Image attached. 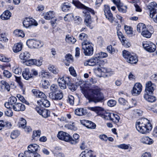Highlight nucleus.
I'll use <instances>...</instances> for the list:
<instances>
[{"instance_id": "nucleus-1", "label": "nucleus", "mask_w": 157, "mask_h": 157, "mask_svg": "<svg viewBox=\"0 0 157 157\" xmlns=\"http://www.w3.org/2000/svg\"><path fill=\"white\" fill-rule=\"evenodd\" d=\"M82 92L85 97L88 100L89 102L97 103L102 101L104 99L101 88L95 85L93 86L90 88H83Z\"/></svg>"}, {"instance_id": "nucleus-2", "label": "nucleus", "mask_w": 157, "mask_h": 157, "mask_svg": "<svg viewBox=\"0 0 157 157\" xmlns=\"http://www.w3.org/2000/svg\"><path fill=\"white\" fill-rule=\"evenodd\" d=\"M136 127L137 130L141 133L147 134L151 130L152 126L148 119L142 118L137 121Z\"/></svg>"}, {"instance_id": "nucleus-3", "label": "nucleus", "mask_w": 157, "mask_h": 157, "mask_svg": "<svg viewBox=\"0 0 157 157\" xmlns=\"http://www.w3.org/2000/svg\"><path fill=\"white\" fill-rule=\"evenodd\" d=\"M73 3L77 8L85 10L83 12L84 14V16L85 17L84 22L86 26H90L92 21L90 12L94 15V10L91 9L85 6L78 1H73Z\"/></svg>"}, {"instance_id": "nucleus-4", "label": "nucleus", "mask_w": 157, "mask_h": 157, "mask_svg": "<svg viewBox=\"0 0 157 157\" xmlns=\"http://www.w3.org/2000/svg\"><path fill=\"white\" fill-rule=\"evenodd\" d=\"M154 90V84L151 81H149L146 84L144 97L147 101L153 102L156 100V98L151 95L153 94Z\"/></svg>"}, {"instance_id": "nucleus-5", "label": "nucleus", "mask_w": 157, "mask_h": 157, "mask_svg": "<svg viewBox=\"0 0 157 157\" xmlns=\"http://www.w3.org/2000/svg\"><path fill=\"white\" fill-rule=\"evenodd\" d=\"M108 55L107 53L101 52L97 54L95 57L87 61L86 65L90 66H101L102 61L100 60L101 58L107 57Z\"/></svg>"}, {"instance_id": "nucleus-6", "label": "nucleus", "mask_w": 157, "mask_h": 157, "mask_svg": "<svg viewBox=\"0 0 157 157\" xmlns=\"http://www.w3.org/2000/svg\"><path fill=\"white\" fill-rule=\"evenodd\" d=\"M82 49L86 56H90L93 53V47L92 43L90 42H82Z\"/></svg>"}, {"instance_id": "nucleus-7", "label": "nucleus", "mask_w": 157, "mask_h": 157, "mask_svg": "<svg viewBox=\"0 0 157 157\" xmlns=\"http://www.w3.org/2000/svg\"><path fill=\"white\" fill-rule=\"evenodd\" d=\"M122 54L127 61L130 63L135 64L138 61L137 57L133 54H131L128 51L124 50L123 51Z\"/></svg>"}, {"instance_id": "nucleus-8", "label": "nucleus", "mask_w": 157, "mask_h": 157, "mask_svg": "<svg viewBox=\"0 0 157 157\" xmlns=\"http://www.w3.org/2000/svg\"><path fill=\"white\" fill-rule=\"evenodd\" d=\"M148 9L150 11V16L152 18L156 14L153 18L154 21L157 23V4L155 2H151L147 6Z\"/></svg>"}, {"instance_id": "nucleus-9", "label": "nucleus", "mask_w": 157, "mask_h": 157, "mask_svg": "<svg viewBox=\"0 0 157 157\" xmlns=\"http://www.w3.org/2000/svg\"><path fill=\"white\" fill-rule=\"evenodd\" d=\"M26 44L31 48H41L43 45L42 43L34 39L28 40L26 42Z\"/></svg>"}, {"instance_id": "nucleus-10", "label": "nucleus", "mask_w": 157, "mask_h": 157, "mask_svg": "<svg viewBox=\"0 0 157 157\" xmlns=\"http://www.w3.org/2000/svg\"><path fill=\"white\" fill-rule=\"evenodd\" d=\"M143 46L145 50L149 52H154L156 49L155 45L150 41L144 42L143 43Z\"/></svg>"}, {"instance_id": "nucleus-11", "label": "nucleus", "mask_w": 157, "mask_h": 157, "mask_svg": "<svg viewBox=\"0 0 157 157\" xmlns=\"http://www.w3.org/2000/svg\"><path fill=\"white\" fill-rule=\"evenodd\" d=\"M24 27L28 28H30L32 26H37L38 24L36 21L32 18H25L23 22Z\"/></svg>"}, {"instance_id": "nucleus-12", "label": "nucleus", "mask_w": 157, "mask_h": 157, "mask_svg": "<svg viewBox=\"0 0 157 157\" xmlns=\"http://www.w3.org/2000/svg\"><path fill=\"white\" fill-rule=\"evenodd\" d=\"M35 109L37 112L43 117L46 118L50 116V113L48 110L44 109L42 107L37 106L36 107Z\"/></svg>"}, {"instance_id": "nucleus-13", "label": "nucleus", "mask_w": 157, "mask_h": 157, "mask_svg": "<svg viewBox=\"0 0 157 157\" xmlns=\"http://www.w3.org/2000/svg\"><path fill=\"white\" fill-rule=\"evenodd\" d=\"M63 94L62 92L59 91L57 92H50L49 94V97L52 100H60L62 99Z\"/></svg>"}, {"instance_id": "nucleus-14", "label": "nucleus", "mask_w": 157, "mask_h": 157, "mask_svg": "<svg viewBox=\"0 0 157 157\" xmlns=\"http://www.w3.org/2000/svg\"><path fill=\"white\" fill-rule=\"evenodd\" d=\"M105 15L106 18L111 22L113 23L114 21V18L113 16V14L111 12L109 7L107 6L105 7L104 10Z\"/></svg>"}, {"instance_id": "nucleus-15", "label": "nucleus", "mask_w": 157, "mask_h": 157, "mask_svg": "<svg viewBox=\"0 0 157 157\" xmlns=\"http://www.w3.org/2000/svg\"><path fill=\"white\" fill-rule=\"evenodd\" d=\"M17 99L16 98L14 97H10L8 102L5 103L4 105L7 109H10L13 107L17 102Z\"/></svg>"}, {"instance_id": "nucleus-16", "label": "nucleus", "mask_w": 157, "mask_h": 157, "mask_svg": "<svg viewBox=\"0 0 157 157\" xmlns=\"http://www.w3.org/2000/svg\"><path fill=\"white\" fill-rule=\"evenodd\" d=\"M70 135L66 132L63 131H60L59 132L57 136L60 140H64L66 142H68L69 140Z\"/></svg>"}, {"instance_id": "nucleus-17", "label": "nucleus", "mask_w": 157, "mask_h": 157, "mask_svg": "<svg viewBox=\"0 0 157 157\" xmlns=\"http://www.w3.org/2000/svg\"><path fill=\"white\" fill-rule=\"evenodd\" d=\"M142 86L140 83H136L133 87L132 94H140L142 91Z\"/></svg>"}, {"instance_id": "nucleus-18", "label": "nucleus", "mask_w": 157, "mask_h": 157, "mask_svg": "<svg viewBox=\"0 0 157 157\" xmlns=\"http://www.w3.org/2000/svg\"><path fill=\"white\" fill-rule=\"evenodd\" d=\"M42 60H36L35 59H30L26 61V63L28 65H35L38 66H41L42 64Z\"/></svg>"}, {"instance_id": "nucleus-19", "label": "nucleus", "mask_w": 157, "mask_h": 157, "mask_svg": "<svg viewBox=\"0 0 157 157\" xmlns=\"http://www.w3.org/2000/svg\"><path fill=\"white\" fill-rule=\"evenodd\" d=\"M112 113L109 112H107L104 110L103 109L101 110V111H99L98 114L101 116L102 117L105 119L111 120V114Z\"/></svg>"}, {"instance_id": "nucleus-20", "label": "nucleus", "mask_w": 157, "mask_h": 157, "mask_svg": "<svg viewBox=\"0 0 157 157\" xmlns=\"http://www.w3.org/2000/svg\"><path fill=\"white\" fill-rule=\"evenodd\" d=\"M37 103L39 106L42 107V105L46 107H49L50 106L49 101L46 98L41 99L37 101Z\"/></svg>"}, {"instance_id": "nucleus-21", "label": "nucleus", "mask_w": 157, "mask_h": 157, "mask_svg": "<svg viewBox=\"0 0 157 157\" xmlns=\"http://www.w3.org/2000/svg\"><path fill=\"white\" fill-rule=\"evenodd\" d=\"M12 108L14 111H23L25 109V105L20 103H17L13 105Z\"/></svg>"}, {"instance_id": "nucleus-22", "label": "nucleus", "mask_w": 157, "mask_h": 157, "mask_svg": "<svg viewBox=\"0 0 157 157\" xmlns=\"http://www.w3.org/2000/svg\"><path fill=\"white\" fill-rule=\"evenodd\" d=\"M97 70L99 72L106 73L107 75L110 76L113 74V72L112 71L111 69H108L106 67H101V68L98 67Z\"/></svg>"}, {"instance_id": "nucleus-23", "label": "nucleus", "mask_w": 157, "mask_h": 157, "mask_svg": "<svg viewBox=\"0 0 157 157\" xmlns=\"http://www.w3.org/2000/svg\"><path fill=\"white\" fill-rule=\"evenodd\" d=\"M32 92L33 94L36 97L41 99L46 98V96L45 94L39 90H33Z\"/></svg>"}, {"instance_id": "nucleus-24", "label": "nucleus", "mask_w": 157, "mask_h": 157, "mask_svg": "<svg viewBox=\"0 0 157 157\" xmlns=\"http://www.w3.org/2000/svg\"><path fill=\"white\" fill-rule=\"evenodd\" d=\"M140 141L142 143L148 144H151L153 143V140L147 136H144L142 137Z\"/></svg>"}, {"instance_id": "nucleus-25", "label": "nucleus", "mask_w": 157, "mask_h": 157, "mask_svg": "<svg viewBox=\"0 0 157 157\" xmlns=\"http://www.w3.org/2000/svg\"><path fill=\"white\" fill-rule=\"evenodd\" d=\"M11 15V13L10 11L7 10L0 16V18L3 20H7L10 19Z\"/></svg>"}, {"instance_id": "nucleus-26", "label": "nucleus", "mask_w": 157, "mask_h": 157, "mask_svg": "<svg viewBox=\"0 0 157 157\" xmlns=\"http://www.w3.org/2000/svg\"><path fill=\"white\" fill-rule=\"evenodd\" d=\"M75 113L78 116H82L86 115L87 112L86 110L83 108H78L75 111Z\"/></svg>"}, {"instance_id": "nucleus-27", "label": "nucleus", "mask_w": 157, "mask_h": 157, "mask_svg": "<svg viewBox=\"0 0 157 157\" xmlns=\"http://www.w3.org/2000/svg\"><path fill=\"white\" fill-rule=\"evenodd\" d=\"M22 75L23 78L27 80L32 78L33 75L30 73L29 70L28 69H25L23 71Z\"/></svg>"}, {"instance_id": "nucleus-28", "label": "nucleus", "mask_w": 157, "mask_h": 157, "mask_svg": "<svg viewBox=\"0 0 157 157\" xmlns=\"http://www.w3.org/2000/svg\"><path fill=\"white\" fill-rule=\"evenodd\" d=\"M22 48V43L20 42L15 44L13 47V49L14 52L17 53L21 51Z\"/></svg>"}, {"instance_id": "nucleus-29", "label": "nucleus", "mask_w": 157, "mask_h": 157, "mask_svg": "<svg viewBox=\"0 0 157 157\" xmlns=\"http://www.w3.org/2000/svg\"><path fill=\"white\" fill-rule=\"evenodd\" d=\"M30 54L27 52L21 53L19 56L20 58L21 59L25 60H27L30 57Z\"/></svg>"}, {"instance_id": "nucleus-30", "label": "nucleus", "mask_w": 157, "mask_h": 157, "mask_svg": "<svg viewBox=\"0 0 157 157\" xmlns=\"http://www.w3.org/2000/svg\"><path fill=\"white\" fill-rule=\"evenodd\" d=\"M39 147L38 145L36 144H33L29 145L28 146V150L34 153L38 150Z\"/></svg>"}, {"instance_id": "nucleus-31", "label": "nucleus", "mask_w": 157, "mask_h": 157, "mask_svg": "<svg viewBox=\"0 0 157 157\" xmlns=\"http://www.w3.org/2000/svg\"><path fill=\"white\" fill-rule=\"evenodd\" d=\"M55 17V13L54 12L49 11L45 13L44 17L46 20H50L52 19Z\"/></svg>"}, {"instance_id": "nucleus-32", "label": "nucleus", "mask_w": 157, "mask_h": 157, "mask_svg": "<svg viewBox=\"0 0 157 157\" xmlns=\"http://www.w3.org/2000/svg\"><path fill=\"white\" fill-rule=\"evenodd\" d=\"M146 29L145 25L142 23L138 24L137 26V30L139 33L142 32Z\"/></svg>"}, {"instance_id": "nucleus-33", "label": "nucleus", "mask_w": 157, "mask_h": 157, "mask_svg": "<svg viewBox=\"0 0 157 157\" xmlns=\"http://www.w3.org/2000/svg\"><path fill=\"white\" fill-rule=\"evenodd\" d=\"M62 79V78H59L58 79L59 86L60 88L62 89H64L66 88V85L67 84Z\"/></svg>"}, {"instance_id": "nucleus-34", "label": "nucleus", "mask_w": 157, "mask_h": 157, "mask_svg": "<svg viewBox=\"0 0 157 157\" xmlns=\"http://www.w3.org/2000/svg\"><path fill=\"white\" fill-rule=\"evenodd\" d=\"M120 117L118 115L112 113L111 114L110 120L112 121L115 123H117L119 121Z\"/></svg>"}, {"instance_id": "nucleus-35", "label": "nucleus", "mask_w": 157, "mask_h": 157, "mask_svg": "<svg viewBox=\"0 0 157 157\" xmlns=\"http://www.w3.org/2000/svg\"><path fill=\"white\" fill-rule=\"evenodd\" d=\"M117 147L124 150H127L128 149H132V147L129 144H121L116 146Z\"/></svg>"}, {"instance_id": "nucleus-36", "label": "nucleus", "mask_w": 157, "mask_h": 157, "mask_svg": "<svg viewBox=\"0 0 157 157\" xmlns=\"http://www.w3.org/2000/svg\"><path fill=\"white\" fill-rule=\"evenodd\" d=\"M70 8V4L67 2L64 3L62 6V9L64 12H66L69 10Z\"/></svg>"}, {"instance_id": "nucleus-37", "label": "nucleus", "mask_w": 157, "mask_h": 157, "mask_svg": "<svg viewBox=\"0 0 157 157\" xmlns=\"http://www.w3.org/2000/svg\"><path fill=\"white\" fill-rule=\"evenodd\" d=\"M65 40L68 43H74L76 41V39L73 37L69 36V35H66Z\"/></svg>"}, {"instance_id": "nucleus-38", "label": "nucleus", "mask_w": 157, "mask_h": 157, "mask_svg": "<svg viewBox=\"0 0 157 157\" xmlns=\"http://www.w3.org/2000/svg\"><path fill=\"white\" fill-rule=\"evenodd\" d=\"M26 125V120L23 118H21L19 122V127L24 128Z\"/></svg>"}, {"instance_id": "nucleus-39", "label": "nucleus", "mask_w": 157, "mask_h": 157, "mask_svg": "<svg viewBox=\"0 0 157 157\" xmlns=\"http://www.w3.org/2000/svg\"><path fill=\"white\" fill-rule=\"evenodd\" d=\"M49 85V82L47 80H42L40 83V86L42 88L46 89L48 88Z\"/></svg>"}, {"instance_id": "nucleus-40", "label": "nucleus", "mask_w": 157, "mask_h": 157, "mask_svg": "<svg viewBox=\"0 0 157 157\" xmlns=\"http://www.w3.org/2000/svg\"><path fill=\"white\" fill-rule=\"evenodd\" d=\"M73 137L74 140H71V144H75L77 143L78 141V139L79 138V135L76 133L74 134L73 135Z\"/></svg>"}, {"instance_id": "nucleus-41", "label": "nucleus", "mask_w": 157, "mask_h": 157, "mask_svg": "<svg viewBox=\"0 0 157 157\" xmlns=\"http://www.w3.org/2000/svg\"><path fill=\"white\" fill-rule=\"evenodd\" d=\"M78 38L81 40H83V42H87L86 40L88 39V36L85 33H82L79 34Z\"/></svg>"}, {"instance_id": "nucleus-42", "label": "nucleus", "mask_w": 157, "mask_h": 157, "mask_svg": "<svg viewBox=\"0 0 157 157\" xmlns=\"http://www.w3.org/2000/svg\"><path fill=\"white\" fill-rule=\"evenodd\" d=\"M117 8L119 12L122 13H125L127 11V7L125 6H123L122 4L118 6Z\"/></svg>"}, {"instance_id": "nucleus-43", "label": "nucleus", "mask_w": 157, "mask_h": 157, "mask_svg": "<svg viewBox=\"0 0 157 157\" xmlns=\"http://www.w3.org/2000/svg\"><path fill=\"white\" fill-rule=\"evenodd\" d=\"M141 34L143 36L146 38H150L151 36V33L147 29L142 32Z\"/></svg>"}, {"instance_id": "nucleus-44", "label": "nucleus", "mask_w": 157, "mask_h": 157, "mask_svg": "<svg viewBox=\"0 0 157 157\" xmlns=\"http://www.w3.org/2000/svg\"><path fill=\"white\" fill-rule=\"evenodd\" d=\"M1 83L5 86V87L8 91H10V86L6 81L2 80L1 81Z\"/></svg>"}, {"instance_id": "nucleus-45", "label": "nucleus", "mask_w": 157, "mask_h": 157, "mask_svg": "<svg viewBox=\"0 0 157 157\" xmlns=\"http://www.w3.org/2000/svg\"><path fill=\"white\" fill-rule=\"evenodd\" d=\"M19 134V133L18 131L14 130L11 132L10 137L12 139H14L16 138Z\"/></svg>"}, {"instance_id": "nucleus-46", "label": "nucleus", "mask_w": 157, "mask_h": 157, "mask_svg": "<svg viewBox=\"0 0 157 157\" xmlns=\"http://www.w3.org/2000/svg\"><path fill=\"white\" fill-rule=\"evenodd\" d=\"M58 87L55 84L52 85L50 88L51 92L55 93L58 91Z\"/></svg>"}, {"instance_id": "nucleus-47", "label": "nucleus", "mask_w": 157, "mask_h": 157, "mask_svg": "<svg viewBox=\"0 0 157 157\" xmlns=\"http://www.w3.org/2000/svg\"><path fill=\"white\" fill-rule=\"evenodd\" d=\"M34 152L28 150L24 152V154L26 157H33Z\"/></svg>"}, {"instance_id": "nucleus-48", "label": "nucleus", "mask_w": 157, "mask_h": 157, "mask_svg": "<svg viewBox=\"0 0 157 157\" xmlns=\"http://www.w3.org/2000/svg\"><path fill=\"white\" fill-rule=\"evenodd\" d=\"M87 109L90 110L95 111L98 113L99 111H101V110L103 109L101 108L98 107H88Z\"/></svg>"}, {"instance_id": "nucleus-49", "label": "nucleus", "mask_w": 157, "mask_h": 157, "mask_svg": "<svg viewBox=\"0 0 157 157\" xmlns=\"http://www.w3.org/2000/svg\"><path fill=\"white\" fill-rule=\"evenodd\" d=\"M122 43V44L126 48H129L131 45V44L130 42L128 41L125 39V38L124 39H122L121 40Z\"/></svg>"}, {"instance_id": "nucleus-50", "label": "nucleus", "mask_w": 157, "mask_h": 157, "mask_svg": "<svg viewBox=\"0 0 157 157\" xmlns=\"http://www.w3.org/2000/svg\"><path fill=\"white\" fill-rule=\"evenodd\" d=\"M86 127L88 128L94 129L96 127V125L94 123L89 121Z\"/></svg>"}, {"instance_id": "nucleus-51", "label": "nucleus", "mask_w": 157, "mask_h": 157, "mask_svg": "<svg viewBox=\"0 0 157 157\" xmlns=\"http://www.w3.org/2000/svg\"><path fill=\"white\" fill-rule=\"evenodd\" d=\"M67 86H68L69 88L72 91L75 90L77 88V86L74 84L71 83H68Z\"/></svg>"}, {"instance_id": "nucleus-52", "label": "nucleus", "mask_w": 157, "mask_h": 157, "mask_svg": "<svg viewBox=\"0 0 157 157\" xmlns=\"http://www.w3.org/2000/svg\"><path fill=\"white\" fill-rule=\"evenodd\" d=\"M65 60L69 63L72 62L73 60V57L70 54H67L65 56Z\"/></svg>"}, {"instance_id": "nucleus-53", "label": "nucleus", "mask_w": 157, "mask_h": 157, "mask_svg": "<svg viewBox=\"0 0 157 157\" xmlns=\"http://www.w3.org/2000/svg\"><path fill=\"white\" fill-rule=\"evenodd\" d=\"M85 152L86 153L87 157H96V155H93L92 154V151L91 150L86 149L85 150Z\"/></svg>"}, {"instance_id": "nucleus-54", "label": "nucleus", "mask_w": 157, "mask_h": 157, "mask_svg": "<svg viewBox=\"0 0 157 157\" xmlns=\"http://www.w3.org/2000/svg\"><path fill=\"white\" fill-rule=\"evenodd\" d=\"M41 131L40 130H38L36 131L33 132V133L32 136V138L33 139H35V137H39L41 134Z\"/></svg>"}, {"instance_id": "nucleus-55", "label": "nucleus", "mask_w": 157, "mask_h": 157, "mask_svg": "<svg viewBox=\"0 0 157 157\" xmlns=\"http://www.w3.org/2000/svg\"><path fill=\"white\" fill-rule=\"evenodd\" d=\"M13 73L15 74L18 75L21 74V70L19 67L17 68H13Z\"/></svg>"}, {"instance_id": "nucleus-56", "label": "nucleus", "mask_w": 157, "mask_h": 157, "mask_svg": "<svg viewBox=\"0 0 157 157\" xmlns=\"http://www.w3.org/2000/svg\"><path fill=\"white\" fill-rule=\"evenodd\" d=\"M14 32L16 34L19 36L23 37L25 36L23 32L21 30H17Z\"/></svg>"}, {"instance_id": "nucleus-57", "label": "nucleus", "mask_w": 157, "mask_h": 157, "mask_svg": "<svg viewBox=\"0 0 157 157\" xmlns=\"http://www.w3.org/2000/svg\"><path fill=\"white\" fill-rule=\"evenodd\" d=\"M124 29L127 34H130L132 33V29L130 27L124 26Z\"/></svg>"}, {"instance_id": "nucleus-58", "label": "nucleus", "mask_w": 157, "mask_h": 157, "mask_svg": "<svg viewBox=\"0 0 157 157\" xmlns=\"http://www.w3.org/2000/svg\"><path fill=\"white\" fill-rule=\"evenodd\" d=\"M116 101L113 100H110L109 101L107 102L108 105L110 107H113L116 105Z\"/></svg>"}, {"instance_id": "nucleus-59", "label": "nucleus", "mask_w": 157, "mask_h": 157, "mask_svg": "<svg viewBox=\"0 0 157 157\" xmlns=\"http://www.w3.org/2000/svg\"><path fill=\"white\" fill-rule=\"evenodd\" d=\"M6 111H5V114L6 116L8 117H11L13 115V113L11 108L8 109Z\"/></svg>"}, {"instance_id": "nucleus-60", "label": "nucleus", "mask_w": 157, "mask_h": 157, "mask_svg": "<svg viewBox=\"0 0 157 157\" xmlns=\"http://www.w3.org/2000/svg\"><path fill=\"white\" fill-rule=\"evenodd\" d=\"M74 98L73 96L71 95H69L68 97V101L70 104L73 105L74 104Z\"/></svg>"}, {"instance_id": "nucleus-61", "label": "nucleus", "mask_w": 157, "mask_h": 157, "mask_svg": "<svg viewBox=\"0 0 157 157\" xmlns=\"http://www.w3.org/2000/svg\"><path fill=\"white\" fill-rule=\"evenodd\" d=\"M69 71L70 72V74L72 76L75 77L76 75V74L75 71L73 67H70L69 68Z\"/></svg>"}, {"instance_id": "nucleus-62", "label": "nucleus", "mask_w": 157, "mask_h": 157, "mask_svg": "<svg viewBox=\"0 0 157 157\" xmlns=\"http://www.w3.org/2000/svg\"><path fill=\"white\" fill-rule=\"evenodd\" d=\"M3 74L4 76L7 78H9L12 76V74L7 70H4Z\"/></svg>"}, {"instance_id": "nucleus-63", "label": "nucleus", "mask_w": 157, "mask_h": 157, "mask_svg": "<svg viewBox=\"0 0 157 157\" xmlns=\"http://www.w3.org/2000/svg\"><path fill=\"white\" fill-rule=\"evenodd\" d=\"M62 78V79L63 80V81L65 82L68 85V83H71V79L69 77L65 76L63 77Z\"/></svg>"}, {"instance_id": "nucleus-64", "label": "nucleus", "mask_w": 157, "mask_h": 157, "mask_svg": "<svg viewBox=\"0 0 157 157\" xmlns=\"http://www.w3.org/2000/svg\"><path fill=\"white\" fill-rule=\"evenodd\" d=\"M107 51L110 53L113 54L115 52V49L113 48L111 45L108 46L107 48Z\"/></svg>"}]
</instances>
